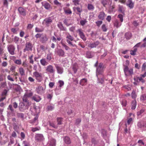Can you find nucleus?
Listing matches in <instances>:
<instances>
[{
  "label": "nucleus",
  "instance_id": "obj_32",
  "mask_svg": "<svg viewBox=\"0 0 146 146\" xmlns=\"http://www.w3.org/2000/svg\"><path fill=\"white\" fill-rule=\"evenodd\" d=\"M64 141L65 143L67 144H70L71 143L70 138L67 136H66L65 137Z\"/></svg>",
  "mask_w": 146,
  "mask_h": 146
},
{
  "label": "nucleus",
  "instance_id": "obj_45",
  "mask_svg": "<svg viewBox=\"0 0 146 146\" xmlns=\"http://www.w3.org/2000/svg\"><path fill=\"white\" fill-rule=\"evenodd\" d=\"M43 34L42 33H37L35 35V37L36 38H39L40 40Z\"/></svg>",
  "mask_w": 146,
  "mask_h": 146
},
{
  "label": "nucleus",
  "instance_id": "obj_17",
  "mask_svg": "<svg viewBox=\"0 0 146 146\" xmlns=\"http://www.w3.org/2000/svg\"><path fill=\"white\" fill-rule=\"evenodd\" d=\"M36 140L38 141H43L44 138L43 135L40 134H37L35 136Z\"/></svg>",
  "mask_w": 146,
  "mask_h": 146
},
{
  "label": "nucleus",
  "instance_id": "obj_43",
  "mask_svg": "<svg viewBox=\"0 0 146 146\" xmlns=\"http://www.w3.org/2000/svg\"><path fill=\"white\" fill-rule=\"evenodd\" d=\"M43 29H40L37 27H36L35 29V31L36 32L40 33L43 32Z\"/></svg>",
  "mask_w": 146,
  "mask_h": 146
},
{
  "label": "nucleus",
  "instance_id": "obj_62",
  "mask_svg": "<svg viewBox=\"0 0 146 146\" xmlns=\"http://www.w3.org/2000/svg\"><path fill=\"white\" fill-rule=\"evenodd\" d=\"M46 59L49 61L51 60V54H47Z\"/></svg>",
  "mask_w": 146,
  "mask_h": 146
},
{
  "label": "nucleus",
  "instance_id": "obj_60",
  "mask_svg": "<svg viewBox=\"0 0 146 146\" xmlns=\"http://www.w3.org/2000/svg\"><path fill=\"white\" fill-rule=\"evenodd\" d=\"M53 109V106L51 105L48 106L47 107V110L48 111H52Z\"/></svg>",
  "mask_w": 146,
  "mask_h": 146
},
{
  "label": "nucleus",
  "instance_id": "obj_18",
  "mask_svg": "<svg viewBox=\"0 0 146 146\" xmlns=\"http://www.w3.org/2000/svg\"><path fill=\"white\" fill-rule=\"evenodd\" d=\"M126 5L130 9H131L134 7V3L131 0H128L126 3Z\"/></svg>",
  "mask_w": 146,
  "mask_h": 146
},
{
  "label": "nucleus",
  "instance_id": "obj_50",
  "mask_svg": "<svg viewBox=\"0 0 146 146\" xmlns=\"http://www.w3.org/2000/svg\"><path fill=\"white\" fill-rule=\"evenodd\" d=\"M88 8L89 10L93 9L94 8V7L92 4H89L88 5Z\"/></svg>",
  "mask_w": 146,
  "mask_h": 146
},
{
  "label": "nucleus",
  "instance_id": "obj_35",
  "mask_svg": "<svg viewBox=\"0 0 146 146\" xmlns=\"http://www.w3.org/2000/svg\"><path fill=\"white\" fill-rule=\"evenodd\" d=\"M32 98L33 100L37 102H39L41 100L40 97L37 96H33Z\"/></svg>",
  "mask_w": 146,
  "mask_h": 146
},
{
  "label": "nucleus",
  "instance_id": "obj_56",
  "mask_svg": "<svg viewBox=\"0 0 146 146\" xmlns=\"http://www.w3.org/2000/svg\"><path fill=\"white\" fill-rule=\"evenodd\" d=\"M40 128L39 127H32L31 130L33 132H35L36 131L39 130Z\"/></svg>",
  "mask_w": 146,
  "mask_h": 146
},
{
  "label": "nucleus",
  "instance_id": "obj_20",
  "mask_svg": "<svg viewBox=\"0 0 146 146\" xmlns=\"http://www.w3.org/2000/svg\"><path fill=\"white\" fill-rule=\"evenodd\" d=\"M111 0H101V3L104 7H106V5H108L110 3H111Z\"/></svg>",
  "mask_w": 146,
  "mask_h": 146
},
{
  "label": "nucleus",
  "instance_id": "obj_28",
  "mask_svg": "<svg viewBox=\"0 0 146 146\" xmlns=\"http://www.w3.org/2000/svg\"><path fill=\"white\" fill-rule=\"evenodd\" d=\"M87 81V80L86 79L83 78L80 80V84L82 86L85 85L86 84Z\"/></svg>",
  "mask_w": 146,
  "mask_h": 146
},
{
  "label": "nucleus",
  "instance_id": "obj_59",
  "mask_svg": "<svg viewBox=\"0 0 146 146\" xmlns=\"http://www.w3.org/2000/svg\"><path fill=\"white\" fill-rule=\"evenodd\" d=\"M16 67L14 66H11L10 68V70L12 72H13L15 71Z\"/></svg>",
  "mask_w": 146,
  "mask_h": 146
},
{
  "label": "nucleus",
  "instance_id": "obj_2",
  "mask_svg": "<svg viewBox=\"0 0 146 146\" xmlns=\"http://www.w3.org/2000/svg\"><path fill=\"white\" fill-rule=\"evenodd\" d=\"M104 66L102 63H100L97 67L96 70V76L99 77V76H104L103 73L104 69Z\"/></svg>",
  "mask_w": 146,
  "mask_h": 146
},
{
  "label": "nucleus",
  "instance_id": "obj_11",
  "mask_svg": "<svg viewBox=\"0 0 146 146\" xmlns=\"http://www.w3.org/2000/svg\"><path fill=\"white\" fill-rule=\"evenodd\" d=\"M134 80L135 82H141L143 84L145 82V81L142 77L140 76H135L134 78Z\"/></svg>",
  "mask_w": 146,
  "mask_h": 146
},
{
  "label": "nucleus",
  "instance_id": "obj_9",
  "mask_svg": "<svg viewBox=\"0 0 146 146\" xmlns=\"http://www.w3.org/2000/svg\"><path fill=\"white\" fill-rule=\"evenodd\" d=\"M33 93L32 92L25 93L23 98V100H24L25 102L29 101L28 100L27 98L31 97L33 96Z\"/></svg>",
  "mask_w": 146,
  "mask_h": 146
},
{
  "label": "nucleus",
  "instance_id": "obj_13",
  "mask_svg": "<svg viewBox=\"0 0 146 146\" xmlns=\"http://www.w3.org/2000/svg\"><path fill=\"white\" fill-rule=\"evenodd\" d=\"M56 54L59 56L64 57L65 56V52L61 49H59L56 51Z\"/></svg>",
  "mask_w": 146,
  "mask_h": 146
},
{
  "label": "nucleus",
  "instance_id": "obj_7",
  "mask_svg": "<svg viewBox=\"0 0 146 146\" xmlns=\"http://www.w3.org/2000/svg\"><path fill=\"white\" fill-rule=\"evenodd\" d=\"M33 46L30 42H26L25 44V47L23 51L25 52L27 51H32V50Z\"/></svg>",
  "mask_w": 146,
  "mask_h": 146
},
{
  "label": "nucleus",
  "instance_id": "obj_39",
  "mask_svg": "<svg viewBox=\"0 0 146 146\" xmlns=\"http://www.w3.org/2000/svg\"><path fill=\"white\" fill-rule=\"evenodd\" d=\"M93 56L92 52L90 51H88L86 52V56L88 58H92Z\"/></svg>",
  "mask_w": 146,
  "mask_h": 146
},
{
  "label": "nucleus",
  "instance_id": "obj_36",
  "mask_svg": "<svg viewBox=\"0 0 146 146\" xmlns=\"http://www.w3.org/2000/svg\"><path fill=\"white\" fill-rule=\"evenodd\" d=\"M57 125H60L62 124V122L63 121V118L58 117L57 118Z\"/></svg>",
  "mask_w": 146,
  "mask_h": 146
},
{
  "label": "nucleus",
  "instance_id": "obj_55",
  "mask_svg": "<svg viewBox=\"0 0 146 146\" xmlns=\"http://www.w3.org/2000/svg\"><path fill=\"white\" fill-rule=\"evenodd\" d=\"M14 62L18 65H21L22 63L21 60L20 59L15 60Z\"/></svg>",
  "mask_w": 146,
  "mask_h": 146
},
{
  "label": "nucleus",
  "instance_id": "obj_54",
  "mask_svg": "<svg viewBox=\"0 0 146 146\" xmlns=\"http://www.w3.org/2000/svg\"><path fill=\"white\" fill-rule=\"evenodd\" d=\"M133 74V70L132 68H130L128 70V73L127 75L129 74L130 75H132Z\"/></svg>",
  "mask_w": 146,
  "mask_h": 146
},
{
  "label": "nucleus",
  "instance_id": "obj_53",
  "mask_svg": "<svg viewBox=\"0 0 146 146\" xmlns=\"http://www.w3.org/2000/svg\"><path fill=\"white\" fill-rule=\"evenodd\" d=\"M3 5L4 6L7 7L8 6V3L7 0H3Z\"/></svg>",
  "mask_w": 146,
  "mask_h": 146
},
{
  "label": "nucleus",
  "instance_id": "obj_49",
  "mask_svg": "<svg viewBox=\"0 0 146 146\" xmlns=\"http://www.w3.org/2000/svg\"><path fill=\"white\" fill-rule=\"evenodd\" d=\"M80 0H72V2L74 4L76 5H77L79 4V3Z\"/></svg>",
  "mask_w": 146,
  "mask_h": 146
},
{
  "label": "nucleus",
  "instance_id": "obj_57",
  "mask_svg": "<svg viewBox=\"0 0 146 146\" xmlns=\"http://www.w3.org/2000/svg\"><path fill=\"white\" fill-rule=\"evenodd\" d=\"M62 46L64 47L66 50H67L70 49L69 47L64 43H62Z\"/></svg>",
  "mask_w": 146,
  "mask_h": 146
},
{
  "label": "nucleus",
  "instance_id": "obj_16",
  "mask_svg": "<svg viewBox=\"0 0 146 146\" xmlns=\"http://www.w3.org/2000/svg\"><path fill=\"white\" fill-rule=\"evenodd\" d=\"M106 15L104 11L100 12L98 16V17L99 19L103 20L104 19Z\"/></svg>",
  "mask_w": 146,
  "mask_h": 146
},
{
  "label": "nucleus",
  "instance_id": "obj_22",
  "mask_svg": "<svg viewBox=\"0 0 146 146\" xmlns=\"http://www.w3.org/2000/svg\"><path fill=\"white\" fill-rule=\"evenodd\" d=\"M99 44L98 41L95 42L93 43H91L88 45V46L91 48H93L96 47Z\"/></svg>",
  "mask_w": 146,
  "mask_h": 146
},
{
  "label": "nucleus",
  "instance_id": "obj_12",
  "mask_svg": "<svg viewBox=\"0 0 146 146\" xmlns=\"http://www.w3.org/2000/svg\"><path fill=\"white\" fill-rule=\"evenodd\" d=\"M18 11L21 15L25 16L26 15V11L23 7H19L18 9Z\"/></svg>",
  "mask_w": 146,
  "mask_h": 146
},
{
  "label": "nucleus",
  "instance_id": "obj_34",
  "mask_svg": "<svg viewBox=\"0 0 146 146\" xmlns=\"http://www.w3.org/2000/svg\"><path fill=\"white\" fill-rule=\"evenodd\" d=\"M118 11L121 13L124 14V10L123 6L120 5H118Z\"/></svg>",
  "mask_w": 146,
  "mask_h": 146
},
{
  "label": "nucleus",
  "instance_id": "obj_58",
  "mask_svg": "<svg viewBox=\"0 0 146 146\" xmlns=\"http://www.w3.org/2000/svg\"><path fill=\"white\" fill-rule=\"evenodd\" d=\"M129 68L127 66H125L124 68V71L125 74V75H127V74L128 73V70Z\"/></svg>",
  "mask_w": 146,
  "mask_h": 146
},
{
  "label": "nucleus",
  "instance_id": "obj_44",
  "mask_svg": "<svg viewBox=\"0 0 146 146\" xmlns=\"http://www.w3.org/2000/svg\"><path fill=\"white\" fill-rule=\"evenodd\" d=\"M137 50V49L134 48L133 50L130 51V54L132 55H134L136 54V52Z\"/></svg>",
  "mask_w": 146,
  "mask_h": 146
},
{
  "label": "nucleus",
  "instance_id": "obj_63",
  "mask_svg": "<svg viewBox=\"0 0 146 146\" xmlns=\"http://www.w3.org/2000/svg\"><path fill=\"white\" fill-rule=\"evenodd\" d=\"M102 21H98L96 22L97 25L99 27L102 23Z\"/></svg>",
  "mask_w": 146,
  "mask_h": 146
},
{
  "label": "nucleus",
  "instance_id": "obj_6",
  "mask_svg": "<svg viewBox=\"0 0 146 146\" xmlns=\"http://www.w3.org/2000/svg\"><path fill=\"white\" fill-rule=\"evenodd\" d=\"M45 70L46 72L50 74H54L55 70L54 67L51 65H49L46 67Z\"/></svg>",
  "mask_w": 146,
  "mask_h": 146
},
{
  "label": "nucleus",
  "instance_id": "obj_30",
  "mask_svg": "<svg viewBox=\"0 0 146 146\" xmlns=\"http://www.w3.org/2000/svg\"><path fill=\"white\" fill-rule=\"evenodd\" d=\"M58 27L59 28L61 31H66V29L64 28L62 24L61 23H59L57 25Z\"/></svg>",
  "mask_w": 146,
  "mask_h": 146
},
{
  "label": "nucleus",
  "instance_id": "obj_4",
  "mask_svg": "<svg viewBox=\"0 0 146 146\" xmlns=\"http://www.w3.org/2000/svg\"><path fill=\"white\" fill-rule=\"evenodd\" d=\"M7 48L8 51L10 54L14 55L15 54V47L14 45L12 44L8 45L7 46Z\"/></svg>",
  "mask_w": 146,
  "mask_h": 146
},
{
  "label": "nucleus",
  "instance_id": "obj_19",
  "mask_svg": "<svg viewBox=\"0 0 146 146\" xmlns=\"http://www.w3.org/2000/svg\"><path fill=\"white\" fill-rule=\"evenodd\" d=\"M137 126L140 128H146V123L143 121L139 122L137 123Z\"/></svg>",
  "mask_w": 146,
  "mask_h": 146
},
{
  "label": "nucleus",
  "instance_id": "obj_38",
  "mask_svg": "<svg viewBox=\"0 0 146 146\" xmlns=\"http://www.w3.org/2000/svg\"><path fill=\"white\" fill-rule=\"evenodd\" d=\"M136 101L135 100L132 101L131 104V109L134 110L136 108Z\"/></svg>",
  "mask_w": 146,
  "mask_h": 146
},
{
  "label": "nucleus",
  "instance_id": "obj_33",
  "mask_svg": "<svg viewBox=\"0 0 146 146\" xmlns=\"http://www.w3.org/2000/svg\"><path fill=\"white\" fill-rule=\"evenodd\" d=\"M19 28L18 27H14L11 29V31L13 33L16 34L17 33V31H19Z\"/></svg>",
  "mask_w": 146,
  "mask_h": 146
},
{
  "label": "nucleus",
  "instance_id": "obj_31",
  "mask_svg": "<svg viewBox=\"0 0 146 146\" xmlns=\"http://www.w3.org/2000/svg\"><path fill=\"white\" fill-rule=\"evenodd\" d=\"M40 62L41 65L43 66H45L48 64L45 59H42L40 60Z\"/></svg>",
  "mask_w": 146,
  "mask_h": 146
},
{
  "label": "nucleus",
  "instance_id": "obj_37",
  "mask_svg": "<svg viewBox=\"0 0 146 146\" xmlns=\"http://www.w3.org/2000/svg\"><path fill=\"white\" fill-rule=\"evenodd\" d=\"M65 14H71L72 13V12L71 9L69 8L65 9L64 8H63Z\"/></svg>",
  "mask_w": 146,
  "mask_h": 146
},
{
  "label": "nucleus",
  "instance_id": "obj_3",
  "mask_svg": "<svg viewBox=\"0 0 146 146\" xmlns=\"http://www.w3.org/2000/svg\"><path fill=\"white\" fill-rule=\"evenodd\" d=\"M33 74L37 82H40L42 80L43 74L41 73L35 71L33 72Z\"/></svg>",
  "mask_w": 146,
  "mask_h": 146
},
{
  "label": "nucleus",
  "instance_id": "obj_29",
  "mask_svg": "<svg viewBox=\"0 0 146 146\" xmlns=\"http://www.w3.org/2000/svg\"><path fill=\"white\" fill-rule=\"evenodd\" d=\"M19 73L21 76L25 75V71L24 68L22 67H20L19 68Z\"/></svg>",
  "mask_w": 146,
  "mask_h": 146
},
{
  "label": "nucleus",
  "instance_id": "obj_25",
  "mask_svg": "<svg viewBox=\"0 0 146 146\" xmlns=\"http://www.w3.org/2000/svg\"><path fill=\"white\" fill-rule=\"evenodd\" d=\"M98 78V82L102 84L103 83L104 81V76H99V77H97Z\"/></svg>",
  "mask_w": 146,
  "mask_h": 146
},
{
  "label": "nucleus",
  "instance_id": "obj_42",
  "mask_svg": "<svg viewBox=\"0 0 146 146\" xmlns=\"http://www.w3.org/2000/svg\"><path fill=\"white\" fill-rule=\"evenodd\" d=\"M49 125L50 126L55 129H57L58 127L57 125H56L55 123L53 122H49Z\"/></svg>",
  "mask_w": 146,
  "mask_h": 146
},
{
  "label": "nucleus",
  "instance_id": "obj_41",
  "mask_svg": "<svg viewBox=\"0 0 146 146\" xmlns=\"http://www.w3.org/2000/svg\"><path fill=\"white\" fill-rule=\"evenodd\" d=\"M38 118V116H36L33 119L31 120L30 121V123H31L34 124L36 122H37Z\"/></svg>",
  "mask_w": 146,
  "mask_h": 146
},
{
  "label": "nucleus",
  "instance_id": "obj_46",
  "mask_svg": "<svg viewBox=\"0 0 146 146\" xmlns=\"http://www.w3.org/2000/svg\"><path fill=\"white\" fill-rule=\"evenodd\" d=\"M17 116L23 119L24 118V114L21 113H17Z\"/></svg>",
  "mask_w": 146,
  "mask_h": 146
},
{
  "label": "nucleus",
  "instance_id": "obj_24",
  "mask_svg": "<svg viewBox=\"0 0 146 146\" xmlns=\"http://www.w3.org/2000/svg\"><path fill=\"white\" fill-rule=\"evenodd\" d=\"M37 92L40 94H42L44 93L43 88L42 86H39L36 89Z\"/></svg>",
  "mask_w": 146,
  "mask_h": 146
},
{
  "label": "nucleus",
  "instance_id": "obj_27",
  "mask_svg": "<svg viewBox=\"0 0 146 146\" xmlns=\"http://www.w3.org/2000/svg\"><path fill=\"white\" fill-rule=\"evenodd\" d=\"M121 25V23H120L118 21L116 20L115 21L114 23V25L115 27H116L117 28H118Z\"/></svg>",
  "mask_w": 146,
  "mask_h": 146
},
{
  "label": "nucleus",
  "instance_id": "obj_8",
  "mask_svg": "<svg viewBox=\"0 0 146 146\" xmlns=\"http://www.w3.org/2000/svg\"><path fill=\"white\" fill-rule=\"evenodd\" d=\"M76 32L78 33V35L80 38L84 41H85L86 40V37L83 32V30L81 29H78Z\"/></svg>",
  "mask_w": 146,
  "mask_h": 146
},
{
  "label": "nucleus",
  "instance_id": "obj_23",
  "mask_svg": "<svg viewBox=\"0 0 146 146\" xmlns=\"http://www.w3.org/2000/svg\"><path fill=\"white\" fill-rule=\"evenodd\" d=\"M78 67V66L76 63H74L73 65L72 69L74 74L76 73Z\"/></svg>",
  "mask_w": 146,
  "mask_h": 146
},
{
  "label": "nucleus",
  "instance_id": "obj_61",
  "mask_svg": "<svg viewBox=\"0 0 146 146\" xmlns=\"http://www.w3.org/2000/svg\"><path fill=\"white\" fill-rule=\"evenodd\" d=\"M121 103L123 106L125 107L127 105V101L125 100H123L121 102Z\"/></svg>",
  "mask_w": 146,
  "mask_h": 146
},
{
  "label": "nucleus",
  "instance_id": "obj_51",
  "mask_svg": "<svg viewBox=\"0 0 146 146\" xmlns=\"http://www.w3.org/2000/svg\"><path fill=\"white\" fill-rule=\"evenodd\" d=\"M58 83L59 84V87L61 88L64 85V82L61 80H60L58 81Z\"/></svg>",
  "mask_w": 146,
  "mask_h": 146
},
{
  "label": "nucleus",
  "instance_id": "obj_26",
  "mask_svg": "<svg viewBox=\"0 0 146 146\" xmlns=\"http://www.w3.org/2000/svg\"><path fill=\"white\" fill-rule=\"evenodd\" d=\"M125 38L129 40L132 37V35L131 33L128 32L125 33Z\"/></svg>",
  "mask_w": 146,
  "mask_h": 146
},
{
  "label": "nucleus",
  "instance_id": "obj_47",
  "mask_svg": "<svg viewBox=\"0 0 146 146\" xmlns=\"http://www.w3.org/2000/svg\"><path fill=\"white\" fill-rule=\"evenodd\" d=\"M87 22V21L86 19H84L83 20L82 19L80 21V23L82 26H83L85 25Z\"/></svg>",
  "mask_w": 146,
  "mask_h": 146
},
{
  "label": "nucleus",
  "instance_id": "obj_21",
  "mask_svg": "<svg viewBox=\"0 0 146 146\" xmlns=\"http://www.w3.org/2000/svg\"><path fill=\"white\" fill-rule=\"evenodd\" d=\"M44 7V8L48 10L52 9V8L50 5L47 2H46L43 5Z\"/></svg>",
  "mask_w": 146,
  "mask_h": 146
},
{
  "label": "nucleus",
  "instance_id": "obj_64",
  "mask_svg": "<svg viewBox=\"0 0 146 146\" xmlns=\"http://www.w3.org/2000/svg\"><path fill=\"white\" fill-rule=\"evenodd\" d=\"M23 144L24 145V146H31L29 143L25 141H23Z\"/></svg>",
  "mask_w": 146,
  "mask_h": 146
},
{
  "label": "nucleus",
  "instance_id": "obj_52",
  "mask_svg": "<svg viewBox=\"0 0 146 146\" xmlns=\"http://www.w3.org/2000/svg\"><path fill=\"white\" fill-rule=\"evenodd\" d=\"M117 17L119 19L120 21L121 22H122L123 21V16L121 14H119L118 16Z\"/></svg>",
  "mask_w": 146,
  "mask_h": 146
},
{
  "label": "nucleus",
  "instance_id": "obj_5",
  "mask_svg": "<svg viewBox=\"0 0 146 146\" xmlns=\"http://www.w3.org/2000/svg\"><path fill=\"white\" fill-rule=\"evenodd\" d=\"M66 38V42L72 46L73 47H76V46L75 44H72V42H71V41L73 40V38L69 33H67Z\"/></svg>",
  "mask_w": 146,
  "mask_h": 146
},
{
  "label": "nucleus",
  "instance_id": "obj_15",
  "mask_svg": "<svg viewBox=\"0 0 146 146\" xmlns=\"http://www.w3.org/2000/svg\"><path fill=\"white\" fill-rule=\"evenodd\" d=\"M48 40V38L46 34H43L40 41L42 43H45Z\"/></svg>",
  "mask_w": 146,
  "mask_h": 146
},
{
  "label": "nucleus",
  "instance_id": "obj_48",
  "mask_svg": "<svg viewBox=\"0 0 146 146\" xmlns=\"http://www.w3.org/2000/svg\"><path fill=\"white\" fill-rule=\"evenodd\" d=\"M12 39L13 41L15 42V43H17L18 41H19V37L16 36H15Z\"/></svg>",
  "mask_w": 146,
  "mask_h": 146
},
{
  "label": "nucleus",
  "instance_id": "obj_1",
  "mask_svg": "<svg viewBox=\"0 0 146 146\" xmlns=\"http://www.w3.org/2000/svg\"><path fill=\"white\" fill-rule=\"evenodd\" d=\"M23 102L19 103L18 106L19 109L21 111H24L29 108L30 104L29 101H25L23 100Z\"/></svg>",
  "mask_w": 146,
  "mask_h": 146
},
{
  "label": "nucleus",
  "instance_id": "obj_40",
  "mask_svg": "<svg viewBox=\"0 0 146 146\" xmlns=\"http://www.w3.org/2000/svg\"><path fill=\"white\" fill-rule=\"evenodd\" d=\"M75 9L77 10L78 13H77L79 16L81 15V13L82 12V9L81 8L79 7H76L75 8Z\"/></svg>",
  "mask_w": 146,
  "mask_h": 146
},
{
  "label": "nucleus",
  "instance_id": "obj_10",
  "mask_svg": "<svg viewBox=\"0 0 146 146\" xmlns=\"http://www.w3.org/2000/svg\"><path fill=\"white\" fill-rule=\"evenodd\" d=\"M52 22L51 19L50 17L44 19L42 23L43 24L47 26L48 27L49 24Z\"/></svg>",
  "mask_w": 146,
  "mask_h": 146
},
{
  "label": "nucleus",
  "instance_id": "obj_14",
  "mask_svg": "<svg viewBox=\"0 0 146 146\" xmlns=\"http://www.w3.org/2000/svg\"><path fill=\"white\" fill-rule=\"evenodd\" d=\"M55 66L56 68L58 73L61 74L63 73V69L62 67L59 66L57 64H55Z\"/></svg>",
  "mask_w": 146,
  "mask_h": 146
}]
</instances>
